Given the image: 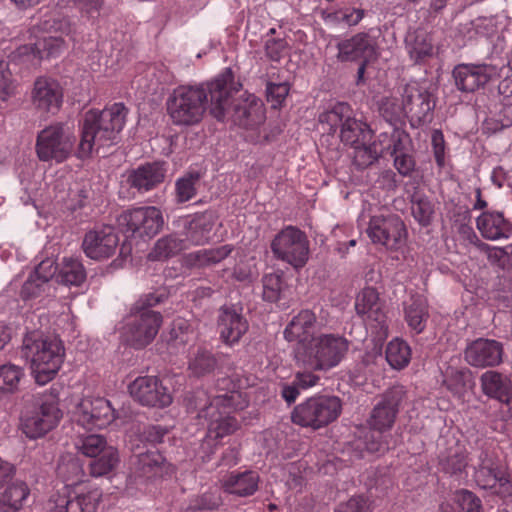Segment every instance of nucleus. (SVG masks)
<instances>
[{"label": "nucleus", "mask_w": 512, "mask_h": 512, "mask_svg": "<svg viewBox=\"0 0 512 512\" xmlns=\"http://www.w3.org/2000/svg\"><path fill=\"white\" fill-rule=\"evenodd\" d=\"M379 111L385 122L393 128H402L405 125V119L408 118L405 107L396 97L383 99Z\"/></svg>", "instance_id": "46"}, {"label": "nucleus", "mask_w": 512, "mask_h": 512, "mask_svg": "<svg viewBox=\"0 0 512 512\" xmlns=\"http://www.w3.org/2000/svg\"><path fill=\"white\" fill-rule=\"evenodd\" d=\"M406 50L414 63H424L433 55V43L431 36L423 30L409 33L405 39Z\"/></svg>", "instance_id": "39"}, {"label": "nucleus", "mask_w": 512, "mask_h": 512, "mask_svg": "<svg viewBox=\"0 0 512 512\" xmlns=\"http://www.w3.org/2000/svg\"><path fill=\"white\" fill-rule=\"evenodd\" d=\"M411 211L420 226L428 227L432 224L435 214L434 204L426 195L421 193L412 195Z\"/></svg>", "instance_id": "50"}, {"label": "nucleus", "mask_w": 512, "mask_h": 512, "mask_svg": "<svg viewBox=\"0 0 512 512\" xmlns=\"http://www.w3.org/2000/svg\"><path fill=\"white\" fill-rule=\"evenodd\" d=\"M233 251L230 244L216 248L190 252L183 257V265L188 269H202L216 265L226 259Z\"/></svg>", "instance_id": "35"}, {"label": "nucleus", "mask_w": 512, "mask_h": 512, "mask_svg": "<svg viewBox=\"0 0 512 512\" xmlns=\"http://www.w3.org/2000/svg\"><path fill=\"white\" fill-rule=\"evenodd\" d=\"M130 110L122 102L106 105L103 110L91 108L83 115L82 128H123Z\"/></svg>", "instance_id": "27"}, {"label": "nucleus", "mask_w": 512, "mask_h": 512, "mask_svg": "<svg viewBox=\"0 0 512 512\" xmlns=\"http://www.w3.org/2000/svg\"><path fill=\"white\" fill-rule=\"evenodd\" d=\"M468 376L469 371L451 369V371L446 375L444 384L448 390L454 393H459L466 388Z\"/></svg>", "instance_id": "64"}, {"label": "nucleus", "mask_w": 512, "mask_h": 512, "mask_svg": "<svg viewBox=\"0 0 512 512\" xmlns=\"http://www.w3.org/2000/svg\"><path fill=\"white\" fill-rule=\"evenodd\" d=\"M366 233L373 244L392 251L403 247L408 237L404 221L395 213L371 216Z\"/></svg>", "instance_id": "11"}, {"label": "nucleus", "mask_w": 512, "mask_h": 512, "mask_svg": "<svg viewBox=\"0 0 512 512\" xmlns=\"http://www.w3.org/2000/svg\"><path fill=\"white\" fill-rule=\"evenodd\" d=\"M343 410V401L336 395L318 394L296 405L291 421L304 428L319 430L335 422Z\"/></svg>", "instance_id": "6"}, {"label": "nucleus", "mask_w": 512, "mask_h": 512, "mask_svg": "<svg viewBox=\"0 0 512 512\" xmlns=\"http://www.w3.org/2000/svg\"><path fill=\"white\" fill-rule=\"evenodd\" d=\"M213 399L210 398L204 389L188 391L183 397V406L187 413H196V418L208 419L215 416Z\"/></svg>", "instance_id": "40"}, {"label": "nucleus", "mask_w": 512, "mask_h": 512, "mask_svg": "<svg viewBox=\"0 0 512 512\" xmlns=\"http://www.w3.org/2000/svg\"><path fill=\"white\" fill-rule=\"evenodd\" d=\"M476 227L482 237L487 240L508 238L512 232L511 223L504 218L502 212L485 211L476 219Z\"/></svg>", "instance_id": "33"}, {"label": "nucleus", "mask_w": 512, "mask_h": 512, "mask_svg": "<svg viewBox=\"0 0 512 512\" xmlns=\"http://www.w3.org/2000/svg\"><path fill=\"white\" fill-rule=\"evenodd\" d=\"M406 398L407 391L403 385H394L385 390L369 413L367 428L390 432Z\"/></svg>", "instance_id": "12"}, {"label": "nucleus", "mask_w": 512, "mask_h": 512, "mask_svg": "<svg viewBox=\"0 0 512 512\" xmlns=\"http://www.w3.org/2000/svg\"><path fill=\"white\" fill-rule=\"evenodd\" d=\"M401 104L405 107L412 128L424 125L431 118L435 106L433 95L426 83L416 81L403 88Z\"/></svg>", "instance_id": "14"}, {"label": "nucleus", "mask_w": 512, "mask_h": 512, "mask_svg": "<svg viewBox=\"0 0 512 512\" xmlns=\"http://www.w3.org/2000/svg\"><path fill=\"white\" fill-rule=\"evenodd\" d=\"M101 498L102 492L98 488L86 492L65 488L51 496L48 507L52 512H95Z\"/></svg>", "instance_id": "15"}, {"label": "nucleus", "mask_w": 512, "mask_h": 512, "mask_svg": "<svg viewBox=\"0 0 512 512\" xmlns=\"http://www.w3.org/2000/svg\"><path fill=\"white\" fill-rule=\"evenodd\" d=\"M217 219V212L212 209L195 213L184 225L186 239L193 245L208 243L212 238V231Z\"/></svg>", "instance_id": "29"}, {"label": "nucleus", "mask_w": 512, "mask_h": 512, "mask_svg": "<svg viewBox=\"0 0 512 512\" xmlns=\"http://www.w3.org/2000/svg\"><path fill=\"white\" fill-rule=\"evenodd\" d=\"M75 139L64 130H40L36 140V154L40 161L61 163L71 154Z\"/></svg>", "instance_id": "17"}, {"label": "nucleus", "mask_w": 512, "mask_h": 512, "mask_svg": "<svg viewBox=\"0 0 512 512\" xmlns=\"http://www.w3.org/2000/svg\"><path fill=\"white\" fill-rule=\"evenodd\" d=\"M503 345L499 341L478 338L470 342L464 350V359L472 367H495L502 363Z\"/></svg>", "instance_id": "25"}, {"label": "nucleus", "mask_w": 512, "mask_h": 512, "mask_svg": "<svg viewBox=\"0 0 512 512\" xmlns=\"http://www.w3.org/2000/svg\"><path fill=\"white\" fill-rule=\"evenodd\" d=\"M259 482V474L253 470L232 471L220 481L221 487L226 493L238 497L252 496L258 490Z\"/></svg>", "instance_id": "30"}, {"label": "nucleus", "mask_w": 512, "mask_h": 512, "mask_svg": "<svg viewBox=\"0 0 512 512\" xmlns=\"http://www.w3.org/2000/svg\"><path fill=\"white\" fill-rule=\"evenodd\" d=\"M242 311L243 308L236 304H224L218 310L217 329L221 341L228 346L239 343L249 329Z\"/></svg>", "instance_id": "20"}, {"label": "nucleus", "mask_w": 512, "mask_h": 512, "mask_svg": "<svg viewBox=\"0 0 512 512\" xmlns=\"http://www.w3.org/2000/svg\"><path fill=\"white\" fill-rule=\"evenodd\" d=\"M120 130H82L81 140L78 145V150L76 152V156L79 159L88 158L91 155L95 138L97 137L99 132L113 134L114 138H116V132Z\"/></svg>", "instance_id": "60"}, {"label": "nucleus", "mask_w": 512, "mask_h": 512, "mask_svg": "<svg viewBox=\"0 0 512 512\" xmlns=\"http://www.w3.org/2000/svg\"><path fill=\"white\" fill-rule=\"evenodd\" d=\"M241 87L230 68L206 84L179 86L168 100L169 115L177 125H195L202 119L209 103L210 115L219 122L240 128L260 125L264 119L263 104L254 95L235 100L234 94Z\"/></svg>", "instance_id": "1"}, {"label": "nucleus", "mask_w": 512, "mask_h": 512, "mask_svg": "<svg viewBox=\"0 0 512 512\" xmlns=\"http://www.w3.org/2000/svg\"><path fill=\"white\" fill-rule=\"evenodd\" d=\"M340 139L353 148L352 163L362 171L376 163L391 149L393 136L388 132L375 135V130H340Z\"/></svg>", "instance_id": "5"}, {"label": "nucleus", "mask_w": 512, "mask_h": 512, "mask_svg": "<svg viewBox=\"0 0 512 512\" xmlns=\"http://www.w3.org/2000/svg\"><path fill=\"white\" fill-rule=\"evenodd\" d=\"M170 428L161 424H148L144 426L140 433V441L156 447L164 443L165 438L169 435Z\"/></svg>", "instance_id": "58"}, {"label": "nucleus", "mask_w": 512, "mask_h": 512, "mask_svg": "<svg viewBox=\"0 0 512 512\" xmlns=\"http://www.w3.org/2000/svg\"><path fill=\"white\" fill-rule=\"evenodd\" d=\"M218 366L215 355L203 348H199L190 358L188 363L189 371L196 377H203L214 372Z\"/></svg>", "instance_id": "49"}, {"label": "nucleus", "mask_w": 512, "mask_h": 512, "mask_svg": "<svg viewBox=\"0 0 512 512\" xmlns=\"http://www.w3.org/2000/svg\"><path fill=\"white\" fill-rule=\"evenodd\" d=\"M404 320L410 331L418 335L424 332L430 317L429 305L426 298L420 294H412L403 303Z\"/></svg>", "instance_id": "32"}, {"label": "nucleus", "mask_w": 512, "mask_h": 512, "mask_svg": "<svg viewBox=\"0 0 512 512\" xmlns=\"http://www.w3.org/2000/svg\"><path fill=\"white\" fill-rule=\"evenodd\" d=\"M15 83L8 63L0 61V99L5 101L15 93Z\"/></svg>", "instance_id": "62"}, {"label": "nucleus", "mask_w": 512, "mask_h": 512, "mask_svg": "<svg viewBox=\"0 0 512 512\" xmlns=\"http://www.w3.org/2000/svg\"><path fill=\"white\" fill-rule=\"evenodd\" d=\"M480 384L484 395L502 404H510L512 381L506 375L495 370H488L480 376Z\"/></svg>", "instance_id": "31"}, {"label": "nucleus", "mask_w": 512, "mask_h": 512, "mask_svg": "<svg viewBox=\"0 0 512 512\" xmlns=\"http://www.w3.org/2000/svg\"><path fill=\"white\" fill-rule=\"evenodd\" d=\"M30 496V488L25 481L16 480L6 484L0 492V512H20Z\"/></svg>", "instance_id": "36"}, {"label": "nucleus", "mask_w": 512, "mask_h": 512, "mask_svg": "<svg viewBox=\"0 0 512 512\" xmlns=\"http://www.w3.org/2000/svg\"><path fill=\"white\" fill-rule=\"evenodd\" d=\"M117 223L126 237L146 241L162 230L164 218L159 208L142 206L123 211L117 217Z\"/></svg>", "instance_id": "9"}, {"label": "nucleus", "mask_w": 512, "mask_h": 512, "mask_svg": "<svg viewBox=\"0 0 512 512\" xmlns=\"http://www.w3.org/2000/svg\"><path fill=\"white\" fill-rule=\"evenodd\" d=\"M87 277L82 261L74 257H64L57 275V281L68 286H81Z\"/></svg>", "instance_id": "43"}, {"label": "nucleus", "mask_w": 512, "mask_h": 512, "mask_svg": "<svg viewBox=\"0 0 512 512\" xmlns=\"http://www.w3.org/2000/svg\"><path fill=\"white\" fill-rule=\"evenodd\" d=\"M128 389L132 398L143 406L165 408L173 401L168 389L155 376L137 377Z\"/></svg>", "instance_id": "18"}, {"label": "nucleus", "mask_w": 512, "mask_h": 512, "mask_svg": "<svg viewBox=\"0 0 512 512\" xmlns=\"http://www.w3.org/2000/svg\"><path fill=\"white\" fill-rule=\"evenodd\" d=\"M354 306L356 314L363 321L380 329L387 328L386 302L376 288L367 286L361 289L356 295Z\"/></svg>", "instance_id": "24"}, {"label": "nucleus", "mask_w": 512, "mask_h": 512, "mask_svg": "<svg viewBox=\"0 0 512 512\" xmlns=\"http://www.w3.org/2000/svg\"><path fill=\"white\" fill-rule=\"evenodd\" d=\"M497 67L489 64H458L452 71L455 86L458 90L471 93L483 87L498 76Z\"/></svg>", "instance_id": "23"}, {"label": "nucleus", "mask_w": 512, "mask_h": 512, "mask_svg": "<svg viewBox=\"0 0 512 512\" xmlns=\"http://www.w3.org/2000/svg\"><path fill=\"white\" fill-rule=\"evenodd\" d=\"M262 285L263 300L275 303L280 299L284 287L283 276L279 273L266 274L262 278Z\"/></svg>", "instance_id": "56"}, {"label": "nucleus", "mask_w": 512, "mask_h": 512, "mask_svg": "<svg viewBox=\"0 0 512 512\" xmlns=\"http://www.w3.org/2000/svg\"><path fill=\"white\" fill-rule=\"evenodd\" d=\"M57 474L66 482V487L78 484L84 475L82 464L77 457H63L57 466Z\"/></svg>", "instance_id": "52"}, {"label": "nucleus", "mask_w": 512, "mask_h": 512, "mask_svg": "<svg viewBox=\"0 0 512 512\" xmlns=\"http://www.w3.org/2000/svg\"><path fill=\"white\" fill-rule=\"evenodd\" d=\"M164 161L146 162L128 170L126 182L138 193H146L159 187L166 178L167 167Z\"/></svg>", "instance_id": "26"}, {"label": "nucleus", "mask_w": 512, "mask_h": 512, "mask_svg": "<svg viewBox=\"0 0 512 512\" xmlns=\"http://www.w3.org/2000/svg\"><path fill=\"white\" fill-rule=\"evenodd\" d=\"M21 352L22 357L30 362L36 382L41 385L54 378L61 368L65 355L60 339L44 336L39 331L26 334Z\"/></svg>", "instance_id": "2"}, {"label": "nucleus", "mask_w": 512, "mask_h": 512, "mask_svg": "<svg viewBox=\"0 0 512 512\" xmlns=\"http://www.w3.org/2000/svg\"><path fill=\"white\" fill-rule=\"evenodd\" d=\"M350 341L337 333H321L302 343L298 361L313 371H329L337 367L346 357Z\"/></svg>", "instance_id": "3"}, {"label": "nucleus", "mask_w": 512, "mask_h": 512, "mask_svg": "<svg viewBox=\"0 0 512 512\" xmlns=\"http://www.w3.org/2000/svg\"><path fill=\"white\" fill-rule=\"evenodd\" d=\"M334 512H371L370 502L364 495L352 496L347 502L340 503Z\"/></svg>", "instance_id": "63"}, {"label": "nucleus", "mask_w": 512, "mask_h": 512, "mask_svg": "<svg viewBox=\"0 0 512 512\" xmlns=\"http://www.w3.org/2000/svg\"><path fill=\"white\" fill-rule=\"evenodd\" d=\"M42 29L60 33L59 36H45L38 39L34 44H26L18 47L12 53V60L15 62L31 65L39 64L42 59L57 57L66 49L63 35H70L72 32L71 23L68 18L57 16L51 17L42 23Z\"/></svg>", "instance_id": "4"}, {"label": "nucleus", "mask_w": 512, "mask_h": 512, "mask_svg": "<svg viewBox=\"0 0 512 512\" xmlns=\"http://www.w3.org/2000/svg\"><path fill=\"white\" fill-rule=\"evenodd\" d=\"M119 245V237L112 226L104 225L86 232L82 249L85 255L96 261L112 257Z\"/></svg>", "instance_id": "21"}, {"label": "nucleus", "mask_w": 512, "mask_h": 512, "mask_svg": "<svg viewBox=\"0 0 512 512\" xmlns=\"http://www.w3.org/2000/svg\"><path fill=\"white\" fill-rule=\"evenodd\" d=\"M270 248L276 259L296 269L304 267L309 259V240L302 230L292 225L275 235Z\"/></svg>", "instance_id": "10"}, {"label": "nucleus", "mask_w": 512, "mask_h": 512, "mask_svg": "<svg viewBox=\"0 0 512 512\" xmlns=\"http://www.w3.org/2000/svg\"><path fill=\"white\" fill-rule=\"evenodd\" d=\"M318 121L329 128H354L356 124L353 110L345 102H337L330 106L319 115Z\"/></svg>", "instance_id": "38"}, {"label": "nucleus", "mask_w": 512, "mask_h": 512, "mask_svg": "<svg viewBox=\"0 0 512 512\" xmlns=\"http://www.w3.org/2000/svg\"><path fill=\"white\" fill-rule=\"evenodd\" d=\"M31 100L41 114L54 115L62 106L63 89L56 79L40 76L34 82Z\"/></svg>", "instance_id": "22"}, {"label": "nucleus", "mask_w": 512, "mask_h": 512, "mask_svg": "<svg viewBox=\"0 0 512 512\" xmlns=\"http://www.w3.org/2000/svg\"><path fill=\"white\" fill-rule=\"evenodd\" d=\"M380 28L373 27L366 32L355 34L338 44V58L341 61L364 60L369 62L377 55Z\"/></svg>", "instance_id": "16"}, {"label": "nucleus", "mask_w": 512, "mask_h": 512, "mask_svg": "<svg viewBox=\"0 0 512 512\" xmlns=\"http://www.w3.org/2000/svg\"><path fill=\"white\" fill-rule=\"evenodd\" d=\"M199 172H189L176 180L175 194L177 203H185L196 195V184L200 181Z\"/></svg>", "instance_id": "54"}, {"label": "nucleus", "mask_w": 512, "mask_h": 512, "mask_svg": "<svg viewBox=\"0 0 512 512\" xmlns=\"http://www.w3.org/2000/svg\"><path fill=\"white\" fill-rule=\"evenodd\" d=\"M51 389L49 395H43L33 405H27L21 411L20 429L30 439H38L53 430L62 418L57 394Z\"/></svg>", "instance_id": "7"}, {"label": "nucleus", "mask_w": 512, "mask_h": 512, "mask_svg": "<svg viewBox=\"0 0 512 512\" xmlns=\"http://www.w3.org/2000/svg\"><path fill=\"white\" fill-rule=\"evenodd\" d=\"M119 455L116 448H106L104 453L90 460L88 467L93 477H102L109 474L117 466Z\"/></svg>", "instance_id": "51"}, {"label": "nucleus", "mask_w": 512, "mask_h": 512, "mask_svg": "<svg viewBox=\"0 0 512 512\" xmlns=\"http://www.w3.org/2000/svg\"><path fill=\"white\" fill-rule=\"evenodd\" d=\"M315 323V313L309 309H303L287 324L284 337L289 342H303L305 336L314 328Z\"/></svg>", "instance_id": "41"}, {"label": "nucleus", "mask_w": 512, "mask_h": 512, "mask_svg": "<svg viewBox=\"0 0 512 512\" xmlns=\"http://www.w3.org/2000/svg\"><path fill=\"white\" fill-rule=\"evenodd\" d=\"M454 502L459 512H482L483 510L481 499L467 489L457 490L454 494Z\"/></svg>", "instance_id": "57"}, {"label": "nucleus", "mask_w": 512, "mask_h": 512, "mask_svg": "<svg viewBox=\"0 0 512 512\" xmlns=\"http://www.w3.org/2000/svg\"><path fill=\"white\" fill-rule=\"evenodd\" d=\"M208 433L201 443V450L209 458L214 453L216 440L233 434L238 428L237 419L231 415H223L220 411H215V416L208 417Z\"/></svg>", "instance_id": "28"}, {"label": "nucleus", "mask_w": 512, "mask_h": 512, "mask_svg": "<svg viewBox=\"0 0 512 512\" xmlns=\"http://www.w3.org/2000/svg\"><path fill=\"white\" fill-rule=\"evenodd\" d=\"M22 367L14 364L0 366V399L5 398L19 390V385L24 377Z\"/></svg>", "instance_id": "45"}, {"label": "nucleus", "mask_w": 512, "mask_h": 512, "mask_svg": "<svg viewBox=\"0 0 512 512\" xmlns=\"http://www.w3.org/2000/svg\"><path fill=\"white\" fill-rule=\"evenodd\" d=\"M473 479L480 489L489 490L502 499L512 497V480L507 468L501 464L497 454L485 445L481 446L477 456Z\"/></svg>", "instance_id": "8"}, {"label": "nucleus", "mask_w": 512, "mask_h": 512, "mask_svg": "<svg viewBox=\"0 0 512 512\" xmlns=\"http://www.w3.org/2000/svg\"><path fill=\"white\" fill-rule=\"evenodd\" d=\"M388 431H378L376 429L368 428L360 439L363 448L370 454H384L389 450Z\"/></svg>", "instance_id": "53"}, {"label": "nucleus", "mask_w": 512, "mask_h": 512, "mask_svg": "<svg viewBox=\"0 0 512 512\" xmlns=\"http://www.w3.org/2000/svg\"><path fill=\"white\" fill-rule=\"evenodd\" d=\"M400 130H393L390 133L393 136V143L391 149L386 151L394 157V167L398 173L402 176H409L415 170V160L412 155L406 152V148L403 145Z\"/></svg>", "instance_id": "44"}, {"label": "nucleus", "mask_w": 512, "mask_h": 512, "mask_svg": "<svg viewBox=\"0 0 512 512\" xmlns=\"http://www.w3.org/2000/svg\"><path fill=\"white\" fill-rule=\"evenodd\" d=\"M167 299V295L164 292H150L141 295L139 299L132 305L131 311L136 312H155L151 308L163 303Z\"/></svg>", "instance_id": "61"}, {"label": "nucleus", "mask_w": 512, "mask_h": 512, "mask_svg": "<svg viewBox=\"0 0 512 512\" xmlns=\"http://www.w3.org/2000/svg\"><path fill=\"white\" fill-rule=\"evenodd\" d=\"M439 469L441 472L453 477H460L466 473L468 466V452L458 443L449 447L439 456Z\"/></svg>", "instance_id": "37"}, {"label": "nucleus", "mask_w": 512, "mask_h": 512, "mask_svg": "<svg viewBox=\"0 0 512 512\" xmlns=\"http://www.w3.org/2000/svg\"><path fill=\"white\" fill-rule=\"evenodd\" d=\"M162 322L163 317L160 312L130 310L122 327V337L129 346L142 349L155 339Z\"/></svg>", "instance_id": "13"}, {"label": "nucleus", "mask_w": 512, "mask_h": 512, "mask_svg": "<svg viewBox=\"0 0 512 512\" xmlns=\"http://www.w3.org/2000/svg\"><path fill=\"white\" fill-rule=\"evenodd\" d=\"M166 464L159 450H148L136 456L135 470L139 476L147 479L161 475Z\"/></svg>", "instance_id": "42"}, {"label": "nucleus", "mask_w": 512, "mask_h": 512, "mask_svg": "<svg viewBox=\"0 0 512 512\" xmlns=\"http://www.w3.org/2000/svg\"><path fill=\"white\" fill-rule=\"evenodd\" d=\"M76 448L83 455L94 458L98 455L104 453L106 448H114L113 446H108L105 437L98 434H90L84 437H81L76 442Z\"/></svg>", "instance_id": "55"}, {"label": "nucleus", "mask_w": 512, "mask_h": 512, "mask_svg": "<svg viewBox=\"0 0 512 512\" xmlns=\"http://www.w3.org/2000/svg\"><path fill=\"white\" fill-rule=\"evenodd\" d=\"M386 360L394 369L405 368L411 359L410 346L402 339L395 338L391 340L385 351Z\"/></svg>", "instance_id": "48"}, {"label": "nucleus", "mask_w": 512, "mask_h": 512, "mask_svg": "<svg viewBox=\"0 0 512 512\" xmlns=\"http://www.w3.org/2000/svg\"><path fill=\"white\" fill-rule=\"evenodd\" d=\"M217 387L220 390H227L224 394L216 395L213 398L214 411H220L223 408L224 413L230 415V412L243 410L248 406V400L245 395L234 389L235 385L229 377H223L217 380Z\"/></svg>", "instance_id": "34"}, {"label": "nucleus", "mask_w": 512, "mask_h": 512, "mask_svg": "<svg viewBox=\"0 0 512 512\" xmlns=\"http://www.w3.org/2000/svg\"><path fill=\"white\" fill-rule=\"evenodd\" d=\"M75 419L86 429H101L115 419V409L103 397L84 398L76 407Z\"/></svg>", "instance_id": "19"}, {"label": "nucleus", "mask_w": 512, "mask_h": 512, "mask_svg": "<svg viewBox=\"0 0 512 512\" xmlns=\"http://www.w3.org/2000/svg\"><path fill=\"white\" fill-rule=\"evenodd\" d=\"M47 289H49V284L31 273L21 287L20 297L24 301L35 299L44 294Z\"/></svg>", "instance_id": "59"}, {"label": "nucleus", "mask_w": 512, "mask_h": 512, "mask_svg": "<svg viewBox=\"0 0 512 512\" xmlns=\"http://www.w3.org/2000/svg\"><path fill=\"white\" fill-rule=\"evenodd\" d=\"M185 248V242L175 234L158 239L149 256L153 260H164L177 255Z\"/></svg>", "instance_id": "47"}]
</instances>
